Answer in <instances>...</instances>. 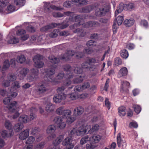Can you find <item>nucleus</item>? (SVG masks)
<instances>
[{
    "instance_id": "1",
    "label": "nucleus",
    "mask_w": 149,
    "mask_h": 149,
    "mask_svg": "<svg viewBox=\"0 0 149 149\" xmlns=\"http://www.w3.org/2000/svg\"><path fill=\"white\" fill-rule=\"evenodd\" d=\"M90 128V124L85 123L79 127L72 129L70 134L71 136L67 137L62 142V144L66 146L65 149H72L76 143L73 142L72 137H74L76 136H83L87 133Z\"/></svg>"
},
{
    "instance_id": "2",
    "label": "nucleus",
    "mask_w": 149,
    "mask_h": 149,
    "mask_svg": "<svg viewBox=\"0 0 149 149\" xmlns=\"http://www.w3.org/2000/svg\"><path fill=\"white\" fill-rule=\"evenodd\" d=\"M7 107L10 111L15 113L13 116V119H15L19 116L20 114L18 111H19L20 107L18 106L16 101H14L11 102L10 104L8 105Z\"/></svg>"
},
{
    "instance_id": "3",
    "label": "nucleus",
    "mask_w": 149,
    "mask_h": 149,
    "mask_svg": "<svg viewBox=\"0 0 149 149\" xmlns=\"http://www.w3.org/2000/svg\"><path fill=\"white\" fill-rule=\"evenodd\" d=\"M109 8L108 3H105L103 4H101L100 8L96 10L95 15L100 17L103 16L109 11Z\"/></svg>"
},
{
    "instance_id": "4",
    "label": "nucleus",
    "mask_w": 149,
    "mask_h": 149,
    "mask_svg": "<svg viewBox=\"0 0 149 149\" xmlns=\"http://www.w3.org/2000/svg\"><path fill=\"white\" fill-rule=\"evenodd\" d=\"M55 72L54 68H50L47 70H44L43 74L46 75L44 77L45 80L47 81L52 82L55 81V79L53 75Z\"/></svg>"
},
{
    "instance_id": "5",
    "label": "nucleus",
    "mask_w": 149,
    "mask_h": 149,
    "mask_svg": "<svg viewBox=\"0 0 149 149\" xmlns=\"http://www.w3.org/2000/svg\"><path fill=\"white\" fill-rule=\"evenodd\" d=\"M64 14L65 15L70 16V20L73 21L75 20V22H77L78 23V24L77 25L76 24H74L72 27V29H73L74 28H75L78 25L81 24L80 23L81 21H80V17L79 15L77 16L76 15L74 14L73 13L70 12H65Z\"/></svg>"
},
{
    "instance_id": "6",
    "label": "nucleus",
    "mask_w": 149,
    "mask_h": 149,
    "mask_svg": "<svg viewBox=\"0 0 149 149\" xmlns=\"http://www.w3.org/2000/svg\"><path fill=\"white\" fill-rule=\"evenodd\" d=\"M53 121L61 129H63L66 126L65 119L64 117L56 116L55 117Z\"/></svg>"
},
{
    "instance_id": "7",
    "label": "nucleus",
    "mask_w": 149,
    "mask_h": 149,
    "mask_svg": "<svg viewBox=\"0 0 149 149\" xmlns=\"http://www.w3.org/2000/svg\"><path fill=\"white\" fill-rule=\"evenodd\" d=\"M56 127L55 125H50L47 128L46 132V133L49 134L47 137V139L49 140L52 139L56 136L54 132L56 130Z\"/></svg>"
},
{
    "instance_id": "8",
    "label": "nucleus",
    "mask_w": 149,
    "mask_h": 149,
    "mask_svg": "<svg viewBox=\"0 0 149 149\" xmlns=\"http://www.w3.org/2000/svg\"><path fill=\"white\" fill-rule=\"evenodd\" d=\"M38 70L33 68L31 70L30 74L27 76L26 79L29 82L35 81L38 78Z\"/></svg>"
},
{
    "instance_id": "9",
    "label": "nucleus",
    "mask_w": 149,
    "mask_h": 149,
    "mask_svg": "<svg viewBox=\"0 0 149 149\" xmlns=\"http://www.w3.org/2000/svg\"><path fill=\"white\" fill-rule=\"evenodd\" d=\"M42 58V57L39 55H37L33 57V60L36 67L40 68L43 67L44 64L41 61Z\"/></svg>"
},
{
    "instance_id": "10",
    "label": "nucleus",
    "mask_w": 149,
    "mask_h": 149,
    "mask_svg": "<svg viewBox=\"0 0 149 149\" xmlns=\"http://www.w3.org/2000/svg\"><path fill=\"white\" fill-rule=\"evenodd\" d=\"M44 9L46 12H50L51 10L50 8L55 10H61L62 8L54 5H50V3L45 2Z\"/></svg>"
},
{
    "instance_id": "11",
    "label": "nucleus",
    "mask_w": 149,
    "mask_h": 149,
    "mask_svg": "<svg viewBox=\"0 0 149 149\" xmlns=\"http://www.w3.org/2000/svg\"><path fill=\"white\" fill-rule=\"evenodd\" d=\"M29 71V70L27 68L19 69L18 71L19 79L21 80H23Z\"/></svg>"
},
{
    "instance_id": "12",
    "label": "nucleus",
    "mask_w": 149,
    "mask_h": 149,
    "mask_svg": "<svg viewBox=\"0 0 149 149\" xmlns=\"http://www.w3.org/2000/svg\"><path fill=\"white\" fill-rule=\"evenodd\" d=\"M11 0H0V12H4L6 6L10 3Z\"/></svg>"
},
{
    "instance_id": "13",
    "label": "nucleus",
    "mask_w": 149,
    "mask_h": 149,
    "mask_svg": "<svg viewBox=\"0 0 149 149\" xmlns=\"http://www.w3.org/2000/svg\"><path fill=\"white\" fill-rule=\"evenodd\" d=\"M63 139V137L62 136H61L57 138L53 142L54 146L52 148H51L50 149H60L58 145L62 141Z\"/></svg>"
},
{
    "instance_id": "14",
    "label": "nucleus",
    "mask_w": 149,
    "mask_h": 149,
    "mask_svg": "<svg viewBox=\"0 0 149 149\" xmlns=\"http://www.w3.org/2000/svg\"><path fill=\"white\" fill-rule=\"evenodd\" d=\"M14 3L12 0H11L10 3L9 4V5L6 9L5 11H4V12L7 13H9L15 10V6L13 4Z\"/></svg>"
},
{
    "instance_id": "15",
    "label": "nucleus",
    "mask_w": 149,
    "mask_h": 149,
    "mask_svg": "<svg viewBox=\"0 0 149 149\" xmlns=\"http://www.w3.org/2000/svg\"><path fill=\"white\" fill-rule=\"evenodd\" d=\"M55 109V105L49 102L47 103L45 107L46 111L48 113H50L54 111Z\"/></svg>"
},
{
    "instance_id": "16",
    "label": "nucleus",
    "mask_w": 149,
    "mask_h": 149,
    "mask_svg": "<svg viewBox=\"0 0 149 149\" xmlns=\"http://www.w3.org/2000/svg\"><path fill=\"white\" fill-rule=\"evenodd\" d=\"M75 53V52L73 51H69L64 55L62 56L61 58L63 60H65V61H68L70 57L74 55Z\"/></svg>"
},
{
    "instance_id": "17",
    "label": "nucleus",
    "mask_w": 149,
    "mask_h": 149,
    "mask_svg": "<svg viewBox=\"0 0 149 149\" xmlns=\"http://www.w3.org/2000/svg\"><path fill=\"white\" fill-rule=\"evenodd\" d=\"M29 130L26 129L20 133L19 135V138L22 140L25 139L29 134Z\"/></svg>"
},
{
    "instance_id": "18",
    "label": "nucleus",
    "mask_w": 149,
    "mask_h": 149,
    "mask_svg": "<svg viewBox=\"0 0 149 149\" xmlns=\"http://www.w3.org/2000/svg\"><path fill=\"white\" fill-rule=\"evenodd\" d=\"M90 138V142L96 143H98L100 140L101 136L99 135H95Z\"/></svg>"
},
{
    "instance_id": "19",
    "label": "nucleus",
    "mask_w": 149,
    "mask_h": 149,
    "mask_svg": "<svg viewBox=\"0 0 149 149\" xmlns=\"http://www.w3.org/2000/svg\"><path fill=\"white\" fill-rule=\"evenodd\" d=\"M29 119L28 116L26 115H22L19 118L18 121L21 123H27Z\"/></svg>"
},
{
    "instance_id": "20",
    "label": "nucleus",
    "mask_w": 149,
    "mask_h": 149,
    "mask_svg": "<svg viewBox=\"0 0 149 149\" xmlns=\"http://www.w3.org/2000/svg\"><path fill=\"white\" fill-rule=\"evenodd\" d=\"M37 109L34 107H33L30 109V114L29 116V120H33L36 117V116L35 113H35L37 111Z\"/></svg>"
},
{
    "instance_id": "21",
    "label": "nucleus",
    "mask_w": 149,
    "mask_h": 149,
    "mask_svg": "<svg viewBox=\"0 0 149 149\" xmlns=\"http://www.w3.org/2000/svg\"><path fill=\"white\" fill-rule=\"evenodd\" d=\"M128 70L126 67H123L120 69L118 74V77H121L126 75L127 74Z\"/></svg>"
},
{
    "instance_id": "22",
    "label": "nucleus",
    "mask_w": 149,
    "mask_h": 149,
    "mask_svg": "<svg viewBox=\"0 0 149 149\" xmlns=\"http://www.w3.org/2000/svg\"><path fill=\"white\" fill-rule=\"evenodd\" d=\"M84 111V109L81 107H78L74 110V113L75 116H78L81 114Z\"/></svg>"
},
{
    "instance_id": "23",
    "label": "nucleus",
    "mask_w": 149,
    "mask_h": 149,
    "mask_svg": "<svg viewBox=\"0 0 149 149\" xmlns=\"http://www.w3.org/2000/svg\"><path fill=\"white\" fill-rule=\"evenodd\" d=\"M125 108L123 106H121L118 108V113L119 116L123 117L126 114Z\"/></svg>"
},
{
    "instance_id": "24",
    "label": "nucleus",
    "mask_w": 149,
    "mask_h": 149,
    "mask_svg": "<svg viewBox=\"0 0 149 149\" xmlns=\"http://www.w3.org/2000/svg\"><path fill=\"white\" fill-rule=\"evenodd\" d=\"M24 127V125L22 123L16 124L14 126V130L16 132H19Z\"/></svg>"
},
{
    "instance_id": "25",
    "label": "nucleus",
    "mask_w": 149,
    "mask_h": 149,
    "mask_svg": "<svg viewBox=\"0 0 149 149\" xmlns=\"http://www.w3.org/2000/svg\"><path fill=\"white\" fill-rule=\"evenodd\" d=\"M92 121L93 122H97L101 123L103 122V117L101 116H94L92 119Z\"/></svg>"
},
{
    "instance_id": "26",
    "label": "nucleus",
    "mask_w": 149,
    "mask_h": 149,
    "mask_svg": "<svg viewBox=\"0 0 149 149\" xmlns=\"http://www.w3.org/2000/svg\"><path fill=\"white\" fill-rule=\"evenodd\" d=\"M84 76H77L73 80L74 84H78L81 83L84 80Z\"/></svg>"
},
{
    "instance_id": "27",
    "label": "nucleus",
    "mask_w": 149,
    "mask_h": 149,
    "mask_svg": "<svg viewBox=\"0 0 149 149\" xmlns=\"http://www.w3.org/2000/svg\"><path fill=\"white\" fill-rule=\"evenodd\" d=\"M47 85L45 83L42 84L39 87L38 89V91L40 93H43L45 92L47 89Z\"/></svg>"
},
{
    "instance_id": "28",
    "label": "nucleus",
    "mask_w": 149,
    "mask_h": 149,
    "mask_svg": "<svg viewBox=\"0 0 149 149\" xmlns=\"http://www.w3.org/2000/svg\"><path fill=\"white\" fill-rule=\"evenodd\" d=\"M134 22L135 21L133 19H127L125 20L124 23L126 26L129 27L132 25L134 23Z\"/></svg>"
},
{
    "instance_id": "29",
    "label": "nucleus",
    "mask_w": 149,
    "mask_h": 149,
    "mask_svg": "<svg viewBox=\"0 0 149 149\" xmlns=\"http://www.w3.org/2000/svg\"><path fill=\"white\" fill-rule=\"evenodd\" d=\"M121 88L123 90L126 89L130 86V84L126 81H122L121 82Z\"/></svg>"
},
{
    "instance_id": "30",
    "label": "nucleus",
    "mask_w": 149,
    "mask_h": 149,
    "mask_svg": "<svg viewBox=\"0 0 149 149\" xmlns=\"http://www.w3.org/2000/svg\"><path fill=\"white\" fill-rule=\"evenodd\" d=\"M7 132L5 130H3L1 132V135L3 137L6 138L9 137L12 135L13 134V132L11 131V132Z\"/></svg>"
},
{
    "instance_id": "31",
    "label": "nucleus",
    "mask_w": 149,
    "mask_h": 149,
    "mask_svg": "<svg viewBox=\"0 0 149 149\" xmlns=\"http://www.w3.org/2000/svg\"><path fill=\"white\" fill-rule=\"evenodd\" d=\"M123 17L122 16H119L115 19L114 23H117L118 26L120 25L123 23Z\"/></svg>"
},
{
    "instance_id": "32",
    "label": "nucleus",
    "mask_w": 149,
    "mask_h": 149,
    "mask_svg": "<svg viewBox=\"0 0 149 149\" xmlns=\"http://www.w3.org/2000/svg\"><path fill=\"white\" fill-rule=\"evenodd\" d=\"M57 26L58 24L56 23H52L49 25L46 26L42 28L41 29V30L42 31H47L48 29L53 28Z\"/></svg>"
},
{
    "instance_id": "33",
    "label": "nucleus",
    "mask_w": 149,
    "mask_h": 149,
    "mask_svg": "<svg viewBox=\"0 0 149 149\" xmlns=\"http://www.w3.org/2000/svg\"><path fill=\"white\" fill-rule=\"evenodd\" d=\"M10 67V63L8 60H5L3 64L2 70L3 71L8 69Z\"/></svg>"
},
{
    "instance_id": "34",
    "label": "nucleus",
    "mask_w": 149,
    "mask_h": 149,
    "mask_svg": "<svg viewBox=\"0 0 149 149\" xmlns=\"http://www.w3.org/2000/svg\"><path fill=\"white\" fill-rule=\"evenodd\" d=\"M17 6H22L24 5L25 3V0H12Z\"/></svg>"
},
{
    "instance_id": "35",
    "label": "nucleus",
    "mask_w": 149,
    "mask_h": 149,
    "mask_svg": "<svg viewBox=\"0 0 149 149\" xmlns=\"http://www.w3.org/2000/svg\"><path fill=\"white\" fill-rule=\"evenodd\" d=\"M65 122L68 124H70L74 122L75 120V118L72 116L66 117L65 118Z\"/></svg>"
},
{
    "instance_id": "36",
    "label": "nucleus",
    "mask_w": 149,
    "mask_h": 149,
    "mask_svg": "<svg viewBox=\"0 0 149 149\" xmlns=\"http://www.w3.org/2000/svg\"><path fill=\"white\" fill-rule=\"evenodd\" d=\"M88 141L90 142V137L87 136L81 138L80 141V143L81 145H83Z\"/></svg>"
},
{
    "instance_id": "37",
    "label": "nucleus",
    "mask_w": 149,
    "mask_h": 149,
    "mask_svg": "<svg viewBox=\"0 0 149 149\" xmlns=\"http://www.w3.org/2000/svg\"><path fill=\"white\" fill-rule=\"evenodd\" d=\"M50 61L53 63H58L59 61L58 58H57L54 56H51L49 57Z\"/></svg>"
},
{
    "instance_id": "38",
    "label": "nucleus",
    "mask_w": 149,
    "mask_h": 149,
    "mask_svg": "<svg viewBox=\"0 0 149 149\" xmlns=\"http://www.w3.org/2000/svg\"><path fill=\"white\" fill-rule=\"evenodd\" d=\"M26 58L24 55H21L17 58V62L22 63L25 61Z\"/></svg>"
},
{
    "instance_id": "39",
    "label": "nucleus",
    "mask_w": 149,
    "mask_h": 149,
    "mask_svg": "<svg viewBox=\"0 0 149 149\" xmlns=\"http://www.w3.org/2000/svg\"><path fill=\"white\" fill-rule=\"evenodd\" d=\"M63 107H60L57 109L56 111V114L59 115H62L63 116L65 111Z\"/></svg>"
},
{
    "instance_id": "40",
    "label": "nucleus",
    "mask_w": 149,
    "mask_h": 149,
    "mask_svg": "<svg viewBox=\"0 0 149 149\" xmlns=\"http://www.w3.org/2000/svg\"><path fill=\"white\" fill-rule=\"evenodd\" d=\"M40 130L38 127H35L33 128L31 131V134L33 135L38 134Z\"/></svg>"
},
{
    "instance_id": "41",
    "label": "nucleus",
    "mask_w": 149,
    "mask_h": 149,
    "mask_svg": "<svg viewBox=\"0 0 149 149\" xmlns=\"http://www.w3.org/2000/svg\"><path fill=\"white\" fill-rule=\"evenodd\" d=\"M123 4V3H121L120 4V5L118 8L117 9L116 11L115 12V15L116 16L119 13H121L124 9Z\"/></svg>"
},
{
    "instance_id": "42",
    "label": "nucleus",
    "mask_w": 149,
    "mask_h": 149,
    "mask_svg": "<svg viewBox=\"0 0 149 149\" xmlns=\"http://www.w3.org/2000/svg\"><path fill=\"white\" fill-rule=\"evenodd\" d=\"M120 56L123 58H126L128 56L129 54L127 51L125 49H123L120 52Z\"/></svg>"
},
{
    "instance_id": "43",
    "label": "nucleus",
    "mask_w": 149,
    "mask_h": 149,
    "mask_svg": "<svg viewBox=\"0 0 149 149\" xmlns=\"http://www.w3.org/2000/svg\"><path fill=\"white\" fill-rule=\"evenodd\" d=\"M19 41V39L17 38L13 37L12 39L8 41V43L10 44H15L18 43Z\"/></svg>"
},
{
    "instance_id": "44",
    "label": "nucleus",
    "mask_w": 149,
    "mask_h": 149,
    "mask_svg": "<svg viewBox=\"0 0 149 149\" xmlns=\"http://www.w3.org/2000/svg\"><path fill=\"white\" fill-rule=\"evenodd\" d=\"M72 2L77 3L79 5L85 4L87 2L85 0H71Z\"/></svg>"
},
{
    "instance_id": "45",
    "label": "nucleus",
    "mask_w": 149,
    "mask_h": 149,
    "mask_svg": "<svg viewBox=\"0 0 149 149\" xmlns=\"http://www.w3.org/2000/svg\"><path fill=\"white\" fill-rule=\"evenodd\" d=\"M133 107L134 111L136 113L138 114L141 111V109L139 106L136 104H134Z\"/></svg>"
},
{
    "instance_id": "46",
    "label": "nucleus",
    "mask_w": 149,
    "mask_h": 149,
    "mask_svg": "<svg viewBox=\"0 0 149 149\" xmlns=\"http://www.w3.org/2000/svg\"><path fill=\"white\" fill-rule=\"evenodd\" d=\"M72 114V112L69 109L65 110L64 111V112L63 113V117H64L65 118H66V117H68L69 116L71 115Z\"/></svg>"
},
{
    "instance_id": "47",
    "label": "nucleus",
    "mask_w": 149,
    "mask_h": 149,
    "mask_svg": "<svg viewBox=\"0 0 149 149\" xmlns=\"http://www.w3.org/2000/svg\"><path fill=\"white\" fill-rule=\"evenodd\" d=\"M59 31L58 30H54L49 34V36L52 38H55L57 36Z\"/></svg>"
},
{
    "instance_id": "48",
    "label": "nucleus",
    "mask_w": 149,
    "mask_h": 149,
    "mask_svg": "<svg viewBox=\"0 0 149 149\" xmlns=\"http://www.w3.org/2000/svg\"><path fill=\"white\" fill-rule=\"evenodd\" d=\"M35 141L34 138L32 136H29L26 141V143L27 144H32Z\"/></svg>"
},
{
    "instance_id": "49",
    "label": "nucleus",
    "mask_w": 149,
    "mask_h": 149,
    "mask_svg": "<svg viewBox=\"0 0 149 149\" xmlns=\"http://www.w3.org/2000/svg\"><path fill=\"white\" fill-rule=\"evenodd\" d=\"M58 96L62 101L65 99L66 97V95L63 93H58Z\"/></svg>"
},
{
    "instance_id": "50",
    "label": "nucleus",
    "mask_w": 149,
    "mask_h": 149,
    "mask_svg": "<svg viewBox=\"0 0 149 149\" xmlns=\"http://www.w3.org/2000/svg\"><path fill=\"white\" fill-rule=\"evenodd\" d=\"M5 126L6 128L10 130L12 128V125L10 121L6 120L5 123Z\"/></svg>"
},
{
    "instance_id": "51",
    "label": "nucleus",
    "mask_w": 149,
    "mask_h": 149,
    "mask_svg": "<svg viewBox=\"0 0 149 149\" xmlns=\"http://www.w3.org/2000/svg\"><path fill=\"white\" fill-rule=\"evenodd\" d=\"M99 126L97 124H95L91 128L90 126V129L89 130V131H90L91 132H94L97 131L99 129Z\"/></svg>"
},
{
    "instance_id": "52",
    "label": "nucleus",
    "mask_w": 149,
    "mask_h": 149,
    "mask_svg": "<svg viewBox=\"0 0 149 149\" xmlns=\"http://www.w3.org/2000/svg\"><path fill=\"white\" fill-rule=\"evenodd\" d=\"M8 79L10 82L16 80V77L15 75L12 74L8 76Z\"/></svg>"
},
{
    "instance_id": "53",
    "label": "nucleus",
    "mask_w": 149,
    "mask_h": 149,
    "mask_svg": "<svg viewBox=\"0 0 149 149\" xmlns=\"http://www.w3.org/2000/svg\"><path fill=\"white\" fill-rule=\"evenodd\" d=\"M94 143H91L90 144H87L86 146V149H94L96 147V146L94 144Z\"/></svg>"
},
{
    "instance_id": "54",
    "label": "nucleus",
    "mask_w": 149,
    "mask_h": 149,
    "mask_svg": "<svg viewBox=\"0 0 149 149\" xmlns=\"http://www.w3.org/2000/svg\"><path fill=\"white\" fill-rule=\"evenodd\" d=\"M121 134L119 133L118 134L117 136V142L119 147L120 146L121 144Z\"/></svg>"
},
{
    "instance_id": "55",
    "label": "nucleus",
    "mask_w": 149,
    "mask_h": 149,
    "mask_svg": "<svg viewBox=\"0 0 149 149\" xmlns=\"http://www.w3.org/2000/svg\"><path fill=\"white\" fill-rule=\"evenodd\" d=\"M72 4L71 0L67 1L64 3L63 6L66 7H69L72 6Z\"/></svg>"
},
{
    "instance_id": "56",
    "label": "nucleus",
    "mask_w": 149,
    "mask_h": 149,
    "mask_svg": "<svg viewBox=\"0 0 149 149\" xmlns=\"http://www.w3.org/2000/svg\"><path fill=\"white\" fill-rule=\"evenodd\" d=\"M95 43L94 42V40H91L88 42L87 43V45L88 47H92L94 46H95Z\"/></svg>"
},
{
    "instance_id": "57",
    "label": "nucleus",
    "mask_w": 149,
    "mask_h": 149,
    "mask_svg": "<svg viewBox=\"0 0 149 149\" xmlns=\"http://www.w3.org/2000/svg\"><path fill=\"white\" fill-rule=\"evenodd\" d=\"M53 99L54 102L56 103H59L62 101L57 95H55Z\"/></svg>"
},
{
    "instance_id": "58",
    "label": "nucleus",
    "mask_w": 149,
    "mask_h": 149,
    "mask_svg": "<svg viewBox=\"0 0 149 149\" xmlns=\"http://www.w3.org/2000/svg\"><path fill=\"white\" fill-rule=\"evenodd\" d=\"M122 61L121 59L119 58H116L114 60V64L116 66L121 64Z\"/></svg>"
},
{
    "instance_id": "59",
    "label": "nucleus",
    "mask_w": 149,
    "mask_h": 149,
    "mask_svg": "<svg viewBox=\"0 0 149 149\" xmlns=\"http://www.w3.org/2000/svg\"><path fill=\"white\" fill-rule=\"evenodd\" d=\"M140 24L142 26L145 28H147L148 26V22L145 19H143L141 21Z\"/></svg>"
},
{
    "instance_id": "60",
    "label": "nucleus",
    "mask_w": 149,
    "mask_h": 149,
    "mask_svg": "<svg viewBox=\"0 0 149 149\" xmlns=\"http://www.w3.org/2000/svg\"><path fill=\"white\" fill-rule=\"evenodd\" d=\"M129 126L130 127L137 128L138 127V125L136 122L133 121L130 123Z\"/></svg>"
},
{
    "instance_id": "61",
    "label": "nucleus",
    "mask_w": 149,
    "mask_h": 149,
    "mask_svg": "<svg viewBox=\"0 0 149 149\" xmlns=\"http://www.w3.org/2000/svg\"><path fill=\"white\" fill-rule=\"evenodd\" d=\"M89 63H97L99 62V58H92L89 59Z\"/></svg>"
},
{
    "instance_id": "62",
    "label": "nucleus",
    "mask_w": 149,
    "mask_h": 149,
    "mask_svg": "<svg viewBox=\"0 0 149 149\" xmlns=\"http://www.w3.org/2000/svg\"><path fill=\"white\" fill-rule=\"evenodd\" d=\"M26 33V31L23 29L18 30L17 32V34L18 36H22Z\"/></svg>"
},
{
    "instance_id": "63",
    "label": "nucleus",
    "mask_w": 149,
    "mask_h": 149,
    "mask_svg": "<svg viewBox=\"0 0 149 149\" xmlns=\"http://www.w3.org/2000/svg\"><path fill=\"white\" fill-rule=\"evenodd\" d=\"M127 48L130 50H131L134 49L135 47L134 45L132 43H128L126 46Z\"/></svg>"
},
{
    "instance_id": "64",
    "label": "nucleus",
    "mask_w": 149,
    "mask_h": 149,
    "mask_svg": "<svg viewBox=\"0 0 149 149\" xmlns=\"http://www.w3.org/2000/svg\"><path fill=\"white\" fill-rule=\"evenodd\" d=\"M74 72L77 74H79L82 72V70L79 67H76L74 69Z\"/></svg>"
}]
</instances>
